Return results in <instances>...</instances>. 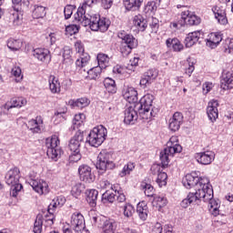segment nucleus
<instances>
[{"label": "nucleus", "instance_id": "f257e3e1", "mask_svg": "<svg viewBox=\"0 0 233 233\" xmlns=\"http://www.w3.org/2000/svg\"><path fill=\"white\" fill-rule=\"evenodd\" d=\"M85 8L79 6L77 12L74 15L76 23H80L82 26H89L93 32H106L110 26L108 18L101 17L99 15H90Z\"/></svg>", "mask_w": 233, "mask_h": 233}, {"label": "nucleus", "instance_id": "f03ea898", "mask_svg": "<svg viewBox=\"0 0 233 233\" xmlns=\"http://www.w3.org/2000/svg\"><path fill=\"white\" fill-rule=\"evenodd\" d=\"M212 185L210 180L207 177H198V187L196 192L189 193L186 198H184L180 205L183 208H187L189 205L196 203L201 199V197L206 196L207 198H212Z\"/></svg>", "mask_w": 233, "mask_h": 233}, {"label": "nucleus", "instance_id": "7ed1b4c3", "mask_svg": "<svg viewBox=\"0 0 233 233\" xmlns=\"http://www.w3.org/2000/svg\"><path fill=\"white\" fill-rule=\"evenodd\" d=\"M183 147L179 145V139L177 137L173 136L169 138V141L167 143V147L163 151L160 152V161L162 167H168L170 163V157H174L176 154H180Z\"/></svg>", "mask_w": 233, "mask_h": 233}, {"label": "nucleus", "instance_id": "20e7f679", "mask_svg": "<svg viewBox=\"0 0 233 233\" xmlns=\"http://www.w3.org/2000/svg\"><path fill=\"white\" fill-rule=\"evenodd\" d=\"M152 103H154V96L147 94L140 99L139 104L136 106L141 118L152 119V117H156L157 113L152 108Z\"/></svg>", "mask_w": 233, "mask_h": 233}, {"label": "nucleus", "instance_id": "39448f33", "mask_svg": "<svg viewBox=\"0 0 233 233\" xmlns=\"http://www.w3.org/2000/svg\"><path fill=\"white\" fill-rule=\"evenodd\" d=\"M106 136H108V130L103 125L97 126L94 127L88 134L86 138V143L90 145V147H101L105 140L106 139Z\"/></svg>", "mask_w": 233, "mask_h": 233}, {"label": "nucleus", "instance_id": "423d86ee", "mask_svg": "<svg viewBox=\"0 0 233 233\" xmlns=\"http://www.w3.org/2000/svg\"><path fill=\"white\" fill-rule=\"evenodd\" d=\"M96 167L99 174H105L106 170L115 168L116 164L112 161V154L106 151V149L102 150L97 156Z\"/></svg>", "mask_w": 233, "mask_h": 233}, {"label": "nucleus", "instance_id": "0eeeda50", "mask_svg": "<svg viewBox=\"0 0 233 233\" xmlns=\"http://www.w3.org/2000/svg\"><path fill=\"white\" fill-rule=\"evenodd\" d=\"M46 147L47 148L46 154L49 159L57 161V159L61 157L63 151L61 150V147H59V138H57V137L54 136L51 138H46Z\"/></svg>", "mask_w": 233, "mask_h": 233}, {"label": "nucleus", "instance_id": "6e6552de", "mask_svg": "<svg viewBox=\"0 0 233 233\" xmlns=\"http://www.w3.org/2000/svg\"><path fill=\"white\" fill-rule=\"evenodd\" d=\"M201 23V18L194 13L185 9L181 12V23L180 26H185V25L188 26H198Z\"/></svg>", "mask_w": 233, "mask_h": 233}, {"label": "nucleus", "instance_id": "1a4fd4ad", "mask_svg": "<svg viewBox=\"0 0 233 233\" xmlns=\"http://www.w3.org/2000/svg\"><path fill=\"white\" fill-rule=\"evenodd\" d=\"M75 47L77 54H80V57L76 61V66L78 68H85L88 65V61H90V55L85 53V47L81 42H76Z\"/></svg>", "mask_w": 233, "mask_h": 233}, {"label": "nucleus", "instance_id": "9d476101", "mask_svg": "<svg viewBox=\"0 0 233 233\" xmlns=\"http://www.w3.org/2000/svg\"><path fill=\"white\" fill-rule=\"evenodd\" d=\"M70 223L71 228H73L76 233H82L86 227L85 224V217H83V214L79 212L72 214Z\"/></svg>", "mask_w": 233, "mask_h": 233}, {"label": "nucleus", "instance_id": "9b49d317", "mask_svg": "<svg viewBox=\"0 0 233 233\" xmlns=\"http://www.w3.org/2000/svg\"><path fill=\"white\" fill-rule=\"evenodd\" d=\"M82 145H85V135L77 131L69 140L68 148L71 152H78L81 151Z\"/></svg>", "mask_w": 233, "mask_h": 233}, {"label": "nucleus", "instance_id": "f8f14e48", "mask_svg": "<svg viewBox=\"0 0 233 233\" xmlns=\"http://www.w3.org/2000/svg\"><path fill=\"white\" fill-rule=\"evenodd\" d=\"M198 201H204L205 203H208V208L210 214L212 216H219V202L218 200L214 199V191L211 193V198H208L207 196L200 197V199Z\"/></svg>", "mask_w": 233, "mask_h": 233}, {"label": "nucleus", "instance_id": "ddd939ff", "mask_svg": "<svg viewBox=\"0 0 233 233\" xmlns=\"http://www.w3.org/2000/svg\"><path fill=\"white\" fill-rule=\"evenodd\" d=\"M26 127L32 134H41L45 130V124L43 123V117L36 116L34 119L29 120L26 123Z\"/></svg>", "mask_w": 233, "mask_h": 233}, {"label": "nucleus", "instance_id": "4468645a", "mask_svg": "<svg viewBox=\"0 0 233 233\" xmlns=\"http://www.w3.org/2000/svg\"><path fill=\"white\" fill-rule=\"evenodd\" d=\"M78 174L81 181L84 183H94V175H92V167L90 166L83 164L78 167Z\"/></svg>", "mask_w": 233, "mask_h": 233}, {"label": "nucleus", "instance_id": "2eb2a0df", "mask_svg": "<svg viewBox=\"0 0 233 233\" xmlns=\"http://www.w3.org/2000/svg\"><path fill=\"white\" fill-rule=\"evenodd\" d=\"M157 77V71L155 69H149L143 74L140 79V86L143 88H147V86H150L154 80Z\"/></svg>", "mask_w": 233, "mask_h": 233}, {"label": "nucleus", "instance_id": "dca6fc26", "mask_svg": "<svg viewBox=\"0 0 233 233\" xmlns=\"http://www.w3.org/2000/svg\"><path fill=\"white\" fill-rule=\"evenodd\" d=\"M196 159L200 165H210L216 159V154L210 150L203 151L196 154Z\"/></svg>", "mask_w": 233, "mask_h": 233}, {"label": "nucleus", "instance_id": "f3484780", "mask_svg": "<svg viewBox=\"0 0 233 233\" xmlns=\"http://www.w3.org/2000/svg\"><path fill=\"white\" fill-rule=\"evenodd\" d=\"M21 177V171L17 167H14L7 171L5 175V183L6 185H20L19 179Z\"/></svg>", "mask_w": 233, "mask_h": 233}, {"label": "nucleus", "instance_id": "a211bd4d", "mask_svg": "<svg viewBox=\"0 0 233 233\" xmlns=\"http://www.w3.org/2000/svg\"><path fill=\"white\" fill-rule=\"evenodd\" d=\"M218 106H219V102H218V100H211L208 102L207 114L211 123H214L216 119L219 117V111H218Z\"/></svg>", "mask_w": 233, "mask_h": 233}, {"label": "nucleus", "instance_id": "6ab92c4d", "mask_svg": "<svg viewBox=\"0 0 233 233\" xmlns=\"http://www.w3.org/2000/svg\"><path fill=\"white\" fill-rule=\"evenodd\" d=\"M181 125H183V114L176 112L169 119V130H171V132H177V130L181 128Z\"/></svg>", "mask_w": 233, "mask_h": 233}, {"label": "nucleus", "instance_id": "aec40b11", "mask_svg": "<svg viewBox=\"0 0 233 233\" xmlns=\"http://www.w3.org/2000/svg\"><path fill=\"white\" fill-rule=\"evenodd\" d=\"M212 12L215 15V19H217L219 25H227V23H228V19H227V11L225 10V7L215 5L212 8Z\"/></svg>", "mask_w": 233, "mask_h": 233}, {"label": "nucleus", "instance_id": "412c9836", "mask_svg": "<svg viewBox=\"0 0 233 233\" xmlns=\"http://www.w3.org/2000/svg\"><path fill=\"white\" fill-rule=\"evenodd\" d=\"M29 185L37 194H48V183L45 180H30Z\"/></svg>", "mask_w": 233, "mask_h": 233}, {"label": "nucleus", "instance_id": "4be33fe9", "mask_svg": "<svg viewBox=\"0 0 233 233\" xmlns=\"http://www.w3.org/2000/svg\"><path fill=\"white\" fill-rule=\"evenodd\" d=\"M119 39L122 40V45L136 48L137 46V39L134 35L127 34L125 31H120L117 34Z\"/></svg>", "mask_w": 233, "mask_h": 233}, {"label": "nucleus", "instance_id": "5701e85b", "mask_svg": "<svg viewBox=\"0 0 233 233\" xmlns=\"http://www.w3.org/2000/svg\"><path fill=\"white\" fill-rule=\"evenodd\" d=\"M136 106H130L125 110L124 123L126 125H134L137 121V111Z\"/></svg>", "mask_w": 233, "mask_h": 233}, {"label": "nucleus", "instance_id": "b1692460", "mask_svg": "<svg viewBox=\"0 0 233 233\" xmlns=\"http://www.w3.org/2000/svg\"><path fill=\"white\" fill-rule=\"evenodd\" d=\"M151 172L153 174H157V183L158 187H165L167 185V179L168 178V175L165 172H161V167L157 165H154L151 167Z\"/></svg>", "mask_w": 233, "mask_h": 233}, {"label": "nucleus", "instance_id": "393cba45", "mask_svg": "<svg viewBox=\"0 0 233 233\" xmlns=\"http://www.w3.org/2000/svg\"><path fill=\"white\" fill-rule=\"evenodd\" d=\"M33 56L42 63L50 62V51L46 48H35L33 50Z\"/></svg>", "mask_w": 233, "mask_h": 233}, {"label": "nucleus", "instance_id": "a878e982", "mask_svg": "<svg viewBox=\"0 0 233 233\" xmlns=\"http://www.w3.org/2000/svg\"><path fill=\"white\" fill-rule=\"evenodd\" d=\"M223 41V36L219 33H211L208 35L206 39V45L209 48H217L218 45H219Z\"/></svg>", "mask_w": 233, "mask_h": 233}, {"label": "nucleus", "instance_id": "bb28decb", "mask_svg": "<svg viewBox=\"0 0 233 233\" xmlns=\"http://www.w3.org/2000/svg\"><path fill=\"white\" fill-rule=\"evenodd\" d=\"M183 186L189 189L196 187V191L198 190V183H199V177H195L192 174H187L182 180Z\"/></svg>", "mask_w": 233, "mask_h": 233}, {"label": "nucleus", "instance_id": "cd10ccee", "mask_svg": "<svg viewBox=\"0 0 233 233\" xmlns=\"http://www.w3.org/2000/svg\"><path fill=\"white\" fill-rule=\"evenodd\" d=\"M67 105L71 108L83 109V108H86V106H88V105H90V100L86 97H81V98H77V99H70L68 101Z\"/></svg>", "mask_w": 233, "mask_h": 233}, {"label": "nucleus", "instance_id": "c85d7f7f", "mask_svg": "<svg viewBox=\"0 0 233 233\" xmlns=\"http://www.w3.org/2000/svg\"><path fill=\"white\" fill-rule=\"evenodd\" d=\"M27 101L25 97L19 96V97H14L9 102H6L5 105L7 107L9 111L12 110V108H21L22 106H26Z\"/></svg>", "mask_w": 233, "mask_h": 233}, {"label": "nucleus", "instance_id": "c756f323", "mask_svg": "<svg viewBox=\"0 0 233 233\" xmlns=\"http://www.w3.org/2000/svg\"><path fill=\"white\" fill-rule=\"evenodd\" d=\"M65 203H66V198H65V197L59 196L55 198L52 200V203H50L48 206V208H47L48 214H54L56 208L63 207Z\"/></svg>", "mask_w": 233, "mask_h": 233}, {"label": "nucleus", "instance_id": "7c9ffc66", "mask_svg": "<svg viewBox=\"0 0 233 233\" xmlns=\"http://www.w3.org/2000/svg\"><path fill=\"white\" fill-rule=\"evenodd\" d=\"M199 37H201V33L199 31L189 33L185 39L187 48L194 46L196 43L199 41Z\"/></svg>", "mask_w": 233, "mask_h": 233}, {"label": "nucleus", "instance_id": "2f4dec72", "mask_svg": "<svg viewBox=\"0 0 233 233\" xmlns=\"http://www.w3.org/2000/svg\"><path fill=\"white\" fill-rule=\"evenodd\" d=\"M97 196H99L97 189H88L86 191V201L92 208L97 207Z\"/></svg>", "mask_w": 233, "mask_h": 233}, {"label": "nucleus", "instance_id": "473e14b6", "mask_svg": "<svg viewBox=\"0 0 233 233\" xmlns=\"http://www.w3.org/2000/svg\"><path fill=\"white\" fill-rule=\"evenodd\" d=\"M111 189L113 190L112 192L107 190L102 195V201H104V203L106 201L108 203H114L116 201V198L117 194H119V190H117L116 186H111Z\"/></svg>", "mask_w": 233, "mask_h": 233}, {"label": "nucleus", "instance_id": "72a5a7b5", "mask_svg": "<svg viewBox=\"0 0 233 233\" xmlns=\"http://www.w3.org/2000/svg\"><path fill=\"white\" fill-rule=\"evenodd\" d=\"M144 0H123L126 10L136 12L139 10L143 5Z\"/></svg>", "mask_w": 233, "mask_h": 233}, {"label": "nucleus", "instance_id": "f704fd0d", "mask_svg": "<svg viewBox=\"0 0 233 233\" xmlns=\"http://www.w3.org/2000/svg\"><path fill=\"white\" fill-rule=\"evenodd\" d=\"M117 228V221L113 218L106 219L104 221L102 226V230L104 233H116V229Z\"/></svg>", "mask_w": 233, "mask_h": 233}, {"label": "nucleus", "instance_id": "c9c22d12", "mask_svg": "<svg viewBox=\"0 0 233 233\" xmlns=\"http://www.w3.org/2000/svg\"><path fill=\"white\" fill-rule=\"evenodd\" d=\"M137 213L142 221H147L148 218V206L145 202H139L137 206Z\"/></svg>", "mask_w": 233, "mask_h": 233}, {"label": "nucleus", "instance_id": "e433bc0d", "mask_svg": "<svg viewBox=\"0 0 233 233\" xmlns=\"http://www.w3.org/2000/svg\"><path fill=\"white\" fill-rule=\"evenodd\" d=\"M133 25L139 30V32H145V30H147V19L141 15H137L134 17Z\"/></svg>", "mask_w": 233, "mask_h": 233}, {"label": "nucleus", "instance_id": "4c0bfd02", "mask_svg": "<svg viewBox=\"0 0 233 233\" xmlns=\"http://www.w3.org/2000/svg\"><path fill=\"white\" fill-rule=\"evenodd\" d=\"M167 48H173L174 52H181L183 50V44L177 38H168L166 41Z\"/></svg>", "mask_w": 233, "mask_h": 233}, {"label": "nucleus", "instance_id": "58836bf2", "mask_svg": "<svg viewBox=\"0 0 233 233\" xmlns=\"http://www.w3.org/2000/svg\"><path fill=\"white\" fill-rule=\"evenodd\" d=\"M49 89L52 94H59V92H61V84L59 83V79L54 76H49Z\"/></svg>", "mask_w": 233, "mask_h": 233}, {"label": "nucleus", "instance_id": "ea45409f", "mask_svg": "<svg viewBox=\"0 0 233 233\" xmlns=\"http://www.w3.org/2000/svg\"><path fill=\"white\" fill-rule=\"evenodd\" d=\"M34 19H43L46 15V7L39 5H35L32 12Z\"/></svg>", "mask_w": 233, "mask_h": 233}, {"label": "nucleus", "instance_id": "a19ab883", "mask_svg": "<svg viewBox=\"0 0 233 233\" xmlns=\"http://www.w3.org/2000/svg\"><path fill=\"white\" fill-rule=\"evenodd\" d=\"M124 97L128 103H137V91L134 87H128L124 93Z\"/></svg>", "mask_w": 233, "mask_h": 233}, {"label": "nucleus", "instance_id": "79ce46f5", "mask_svg": "<svg viewBox=\"0 0 233 233\" xmlns=\"http://www.w3.org/2000/svg\"><path fill=\"white\" fill-rule=\"evenodd\" d=\"M104 86L109 94H116L117 92V86H116V80L106 77L104 80Z\"/></svg>", "mask_w": 233, "mask_h": 233}, {"label": "nucleus", "instance_id": "37998d69", "mask_svg": "<svg viewBox=\"0 0 233 233\" xmlns=\"http://www.w3.org/2000/svg\"><path fill=\"white\" fill-rule=\"evenodd\" d=\"M101 72H103V69L101 68V66H96L95 67H92L88 69L86 72L87 74L86 79H89V80L99 79V76H101Z\"/></svg>", "mask_w": 233, "mask_h": 233}, {"label": "nucleus", "instance_id": "c03bdc74", "mask_svg": "<svg viewBox=\"0 0 233 233\" xmlns=\"http://www.w3.org/2000/svg\"><path fill=\"white\" fill-rule=\"evenodd\" d=\"M63 59L64 65L67 66L73 65L74 60L72 59V49H70V46H65L63 48Z\"/></svg>", "mask_w": 233, "mask_h": 233}, {"label": "nucleus", "instance_id": "a18cd8bd", "mask_svg": "<svg viewBox=\"0 0 233 233\" xmlns=\"http://www.w3.org/2000/svg\"><path fill=\"white\" fill-rule=\"evenodd\" d=\"M119 207L123 210V215L128 219H130V218H132V216H134L136 212V209L134 208V206H132V204L125 203L123 206Z\"/></svg>", "mask_w": 233, "mask_h": 233}, {"label": "nucleus", "instance_id": "49530a36", "mask_svg": "<svg viewBox=\"0 0 233 233\" xmlns=\"http://www.w3.org/2000/svg\"><path fill=\"white\" fill-rule=\"evenodd\" d=\"M98 66L103 70L104 68H106L108 66V62L110 61V58L106 54L100 53L96 56Z\"/></svg>", "mask_w": 233, "mask_h": 233}, {"label": "nucleus", "instance_id": "de8ad7c7", "mask_svg": "<svg viewBox=\"0 0 233 233\" xmlns=\"http://www.w3.org/2000/svg\"><path fill=\"white\" fill-rule=\"evenodd\" d=\"M23 42L21 40H15L14 38H11L7 41V48H9V50H13L14 52L21 50Z\"/></svg>", "mask_w": 233, "mask_h": 233}, {"label": "nucleus", "instance_id": "09e8293b", "mask_svg": "<svg viewBox=\"0 0 233 233\" xmlns=\"http://www.w3.org/2000/svg\"><path fill=\"white\" fill-rule=\"evenodd\" d=\"M10 19L12 20L14 26H19L23 23V15L21 14V11H14Z\"/></svg>", "mask_w": 233, "mask_h": 233}, {"label": "nucleus", "instance_id": "8fccbe9b", "mask_svg": "<svg viewBox=\"0 0 233 233\" xmlns=\"http://www.w3.org/2000/svg\"><path fill=\"white\" fill-rule=\"evenodd\" d=\"M33 231H34V233L43 232V215L38 214L36 216V218H35V224H34Z\"/></svg>", "mask_w": 233, "mask_h": 233}, {"label": "nucleus", "instance_id": "3c124183", "mask_svg": "<svg viewBox=\"0 0 233 233\" xmlns=\"http://www.w3.org/2000/svg\"><path fill=\"white\" fill-rule=\"evenodd\" d=\"M136 168V164L133 162H128L124 166L123 169L120 171V177H125V176H129L130 172H132Z\"/></svg>", "mask_w": 233, "mask_h": 233}, {"label": "nucleus", "instance_id": "603ef678", "mask_svg": "<svg viewBox=\"0 0 233 233\" xmlns=\"http://www.w3.org/2000/svg\"><path fill=\"white\" fill-rule=\"evenodd\" d=\"M141 188L147 198H154V187L152 185L143 182L141 184Z\"/></svg>", "mask_w": 233, "mask_h": 233}, {"label": "nucleus", "instance_id": "864d4df0", "mask_svg": "<svg viewBox=\"0 0 233 233\" xmlns=\"http://www.w3.org/2000/svg\"><path fill=\"white\" fill-rule=\"evenodd\" d=\"M153 203H154V205L157 206L158 210H161V208H163V207H167V203H168V201L167 200V198H165V197H156L154 198Z\"/></svg>", "mask_w": 233, "mask_h": 233}, {"label": "nucleus", "instance_id": "5fc2aeb1", "mask_svg": "<svg viewBox=\"0 0 233 233\" xmlns=\"http://www.w3.org/2000/svg\"><path fill=\"white\" fill-rule=\"evenodd\" d=\"M84 190L85 185L77 183L72 187L71 193L74 198H77L78 196H81V192H83Z\"/></svg>", "mask_w": 233, "mask_h": 233}, {"label": "nucleus", "instance_id": "6e6d98bb", "mask_svg": "<svg viewBox=\"0 0 233 233\" xmlns=\"http://www.w3.org/2000/svg\"><path fill=\"white\" fill-rule=\"evenodd\" d=\"M85 119H86V116L83 113L75 115V117L73 119L74 128H76V127H81Z\"/></svg>", "mask_w": 233, "mask_h": 233}, {"label": "nucleus", "instance_id": "4d7b16f0", "mask_svg": "<svg viewBox=\"0 0 233 233\" xmlns=\"http://www.w3.org/2000/svg\"><path fill=\"white\" fill-rule=\"evenodd\" d=\"M11 74L15 77H16V79H15L16 83H19L20 81L23 80V73L21 71V67H19V66L13 67Z\"/></svg>", "mask_w": 233, "mask_h": 233}, {"label": "nucleus", "instance_id": "13d9d810", "mask_svg": "<svg viewBox=\"0 0 233 233\" xmlns=\"http://www.w3.org/2000/svg\"><path fill=\"white\" fill-rule=\"evenodd\" d=\"M156 10H157V5L154 1L148 2L144 8L145 14H154Z\"/></svg>", "mask_w": 233, "mask_h": 233}, {"label": "nucleus", "instance_id": "bf43d9fd", "mask_svg": "<svg viewBox=\"0 0 233 233\" xmlns=\"http://www.w3.org/2000/svg\"><path fill=\"white\" fill-rule=\"evenodd\" d=\"M79 32V25H69L66 26V35H74Z\"/></svg>", "mask_w": 233, "mask_h": 233}, {"label": "nucleus", "instance_id": "052dcab7", "mask_svg": "<svg viewBox=\"0 0 233 233\" xmlns=\"http://www.w3.org/2000/svg\"><path fill=\"white\" fill-rule=\"evenodd\" d=\"M22 189H23L22 184H15L11 186L10 196H12V198H17L19 192H21Z\"/></svg>", "mask_w": 233, "mask_h": 233}, {"label": "nucleus", "instance_id": "680f3d73", "mask_svg": "<svg viewBox=\"0 0 233 233\" xmlns=\"http://www.w3.org/2000/svg\"><path fill=\"white\" fill-rule=\"evenodd\" d=\"M71 155L69 156L70 163H77V161H81L83 156H81V151H71Z\"/></svg>", "mask_w": 233, "mask_h": 233}, {"label": "nucleus", "instance_id": "e2e57ef3", "mask_svg": "<svg viewBox=\"0 0 233 233\" xmlns=\"http://www.w3.org/2000/svg\"><path fill=\"white\" fill-rule=\"evenodd\" d=\"M74 10H76V6L72 5H66L64 8L65 19H70L72 17V14H74Z\"/></svg>", "mask_w": 233, "mask_h": 233}, {"label": "nucleus", "instance_id": "0e129e2a", "mask_svg": "<svg viewBox=\"0 0 233 233\" xmlns=\"http://www.w3.org/2000/svg\"><path fill=\"white\" fill-rule=\"evenodd\" d=\"M139 65V57H133L130 59L129 64L127 65V70H131L134 72L136 70V66Z\"/></svg>", "mask_w": 233, "mask_h": 233}, {"label": "nucleus", "instance_id": "69168bd1", "mask_svg": "<svg viewBox=\"0 0 233 233\" xmlns=\"http://www.w3.org/2000/svg\"><path fill=\"white\" fill-rule=\"evenodd\" d=\"M133 48L135 47L122 44L120 46V52L124 57H127V56L131 54Z\"/></svg>", "mask_w": 233, "mask_h": 233}, {"label": "nucleus", "instance_id": "338daca9", "mask_svg": "<svg viewBox=\"0 0 233 233\" xmlns=\"http://www.w3.org/2000/svg\"><path fill=\"white\" fill-rule=\"evenodd\" d=\"M97 3H99V0H84L81 7H83L84 10L88 11L92 5H97Z\"/></svg>", "mask_w": 233, "mask_h": 233}, {"label": "nucleus", "instance_id": "774afa93", "mask_svg": "<svg viewBox=\"0 0 233 233\" xmlns=\"http://www.w3.org/2000/svg\"><path fill=\"white\" fill-rule=\"evenodd\" d=\"M225 54H233V39H228L224 46Z\"/></svg>", "mask_w": 233, "mask_h": 233}]
</instances>
